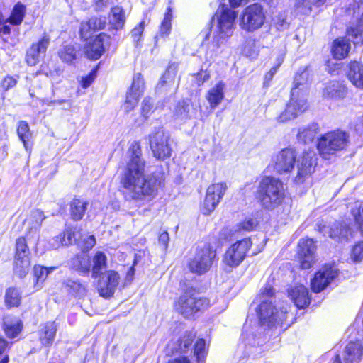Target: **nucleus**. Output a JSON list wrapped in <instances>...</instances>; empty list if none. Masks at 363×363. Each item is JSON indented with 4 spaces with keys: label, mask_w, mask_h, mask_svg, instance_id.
<instances>
[{
    "label": "nucleus",
    "mask_w": 363,
    "mask_h": 363,
    "mask_svg": "<svg viewBox=\"0 0 363 363\" xmlns=\"http://www.w3.org/2000/svg\"><path fill=\"white\" fill-rule=\"evenodd\" d=\"M348 135L343 131H333L325 134L320 139L318 149L323 158L330 159L331 155L343 150L347 145Z\"/></svg>",
    "instance_id": "nucleus-6"
},
{
    "label": "nucleus",
    "mask_w": 363,
    "mask_h": 363,
    "mask_svg": "<svg viewBox=\"0 0 363 363\" xmlns=\"http://www.w3.org/2000/svg\"><path fill=\"white\" fill-rule=\"evenodd\" d=\"M346 94V88L338 82H331L328 83L323 91L324 98L335 100L345 98Z\"/></svg>",
    "instance_id": "nucleus-27"
},
{
    "label": "nucleus",
    "mask_w": 363,
    "mask_h": 363,
    "mask_svg": "<svg viewBox=\"0 0 363 363\" xmlns=\"http://www.w3.org/2000/svg\"><path fill=\"white\" fill-rule=\"evenodd\" d=\"M43 103L48 106L62 105L64 104H66L67 105V108H65V109H67L71 106V102L69 100H66V99H59V100L52 101L48 99H45L43 100Z\"/></svg>",
    "instance_id": "nucleus-58"
},
{
    "label": "nucleus",
    "mask_w": 363,
    "mask_h": 363,
    "mask_svg": "<svg viewBox=\"0 0 363 363\" xmlns=\"http://www.w3.org/2000/svg\"><path fill=\"white\" fill-rule=\"evenodd\" d=\"M159 243L162 245L164 250H166L168 247V243L169 241V236L167 232H163L159 236Z\"/></svg>",
    "instance_id": "nucleus-59"
},
{
    "label": "nucleus",
    "mask_w": 363,
    "mask_h": 363,
    "mask_svg": "<svg viewBox=\"0 0 363 363\" xmlns=\"http://www.w3.org/2000/svg\"><path fill=\"white\" fill-rule=\"evenodd\" d=\"M54 268L48 269L42 266L34 267V276L36 279L35 287L39 289L42 286V284L46 279L48 275Z\"/></svg>",
    "instance_id": "nucleus-44"
},
{
    "label": "nucleus",
    "mask_w": 363,
    "mask_h": 363,
    "mask_svg": "<svg viewBox=\"0 0 363 363\" xmlns=\"http://www.w3.org/2000/svg\"><path fill=\"white\" fill-rule=\"evenodd\" d=\"M337 271L333 267H325L318 271L311 280V289L315 293L323 291L336 277Z\"/></svg>",
    "instance_id": "nucleus-19"
},
{
    "label": "nucleus",
    "mask_w": 363,
    "mask_h": 363,
    "mask_svg": "<svg viewBox=\"0 0 363 363\" xmlns=\"http://www.w3.org/2000/svg\"><path fill=\"white\" fill-rule=\"evenodd\" d=\"M129 89L140 95L144 91L145 82L140 73H136L133 75L132 84Z\"/></svg>",
    "instance_id": "nucleus-49"
},
{
    "label": "nucleus",
    "mask_w": 363,
    "mask_h": 363,
    "mask_svg": "<svg viewBox=\"0 0 363 363\" xmlns=\"http://www.w3.org/2000/svg\"><path fill=\"white\" fill-rule=\"evenodd\" d=\"M194 336L190 334L184 335L182 338L177 340L176 342H171L169 346L172 350L177 352H185L193 342Z\"/></svg>",
    "instance_id": "nucleus-40"
},
{
    "label": "nucleus",
    "mask_w": 363,
    "mask_h": 363,
    "mask_svg": "<svg viewBox=\"0 0 363 363\" xmlns=\"http://www.w3.org/2000/svg\"><path fill=\"white\" fill-rule=\"evenodd\" d=\"M44 219L43 211L38 209L31 211L24 222L25 236L28 240L33 241L35 244H37L40 238V228Z\"/></svg>",
    "instance_id": "nucleus-16"
},
{
    "label": "nucleus",
    "mask_w": 363,
    "mask_h": 363,
    "mask_svg": "<svg viewBox=\"0 0 363 363\" xmlns=\"http://www.w3.org/2000/svg\"><path fill=\"white\" fill-rule=\"evenodd\" d=\"M253 240L245 238L231 245L226 250L223 262L230 268L237 267L244 260L247 252L252 246Z\"/></svg>",
    "instance_id": "nucleus-12"
},
{
    "label": "nucleus",
    "mask_w": 363,
    "mask_h": 363,
    "mask_svg": "<svg viewBox=\"0 0 363 363\" xmlns=\"http://www.w3.org/2000/svg\"><path fill=\"white\" fill-rule=\"evenodd\" d=\"M17 133L19 139L23 143L24 147L27 149V142L31 137L29 125L26 121L18 123Z\"/></svg>",
    "instance_id": "nucleus-45"
},
{
    "label": "nucleus",
    "mask_w": 363,
    "mask_h": 363,
    "mask_svg": "<svg viewBox=\"0 0 363 363\" xmlns=\"http://www.w3.org/2000/svg\"><path fill=\"white\" fill-rule=\"evenodd\" d=\"M50 40L49 36L44 35L37 43L31 45L26 55L28 65L34 66L39 62L41 55L45 53L50 44Z\"/></svg>",
    "instance_id": "nucleus-22"
},
{
    "label": "nucleus",
    "mask_w": 363,
    "mask_h": 363,
    "mask_svg": "<svg viewBox=\"0 0 363 363\" xmlns=\"http://www.w3.org/2000/svg\"><path fill=\"white\" fill-rule=\"evenodd\" d=\"M363 32V14L357 23L351 25L347 30V35L350 38L354 44L362 41V33Z\"/></svg>",
    "instance_id": "nucleus-39"
},
{
    "label": "nucleus",
    "mask_w": 363,
    "mask_h": 363,
    "mask_svg": "<svg viewBox=\"0 0 363 363\" xmlns=\"http://www.w3.org/2000/svg\"><path fill=\"white\" fill-rule=\"evenodd\" d=\"M350 49L349 40L345 38H339L333 43L332 52L335 59L342 60L345 58Z\"/></svg>",
    "instance_id": "nucleus-33"
},
{
    "label": "nucleus",
    "mask_w": 363,
    "mask_h": 363,
    "mask_svg": "<svg viewBox=\"0 0 363 363\" xmlns=\"http://www.w3.org/2000/svg\"><path fill=\"white\" fill-rule=\"evenodd\" d=\"M95 74L94 72L89 74V75L86 76L84 78H83L82 80V86H83V88L89 87L93 82Z\"/></svg>",
    "instance_id": "nucleus-61"
},
{
    "label": "nucleus",
    "mask_w": 363,
    "mask_h": 363,
    "mask_svg": "<svg viewBox=\"0 0 363 363\" xmlns=\"http://www.w3.org/2000/svg\"><path fill=\"white\" fill-rule=\"evenodd\" d=\"M140 96V94L134 92L130 89L128 90L125 101L123 104V108L126 113L131 111L136 106Z\"/></svg>",
    "instance_id": "nucleus-46"
},
{
    "label": "nucleus",
    "mask_w": 363,
    "mask_h": 363,
    "mask_svg": "<svg viewBox=\"0 0 363 363\" xmlns=\"http://www.w3.org/2000/svg\"><path fill=\"white\" fill-rule=\"evenodd\" d=\"M30 252L26 238H18L16 241L13 271L21 278L24 277L30 270Z\"/></svg>",
    "instance_id": "nucleus-10"
},
{
    "label": "nucleus",
    "mask_w": 363,
    "mask_h": 363,
    "mask_svg": "<svg viewBox=\"0 0 363 363\" xmlns=\"http://www.w3.org/2000/svg\"><path fill=\"white\" fill-rule=\"evenodd\" d=\"M145 27V21H142L139 24H138L135 28H133V29L130 32L131 38L136 46L138 45L139 42L142 39Z\"/></svg>",
    "instance_id": "nucleus-50"
},
{
    "label": "nucleus",
    "mask_w": 363,
    "mask_h": 363,
    "mask_svg": "<svg viewBox=\"0 0 363 363\" xmlns=\"http://www.w3.org/2000/svg\"><path fill=\"white\" fill-rule=\"evenodd\" d=\"M153 104L148 99H145L142 102L141 113L145 118H147L152 111Z\"/></svg>",
    "instance_id": "nucleus-56"
},
{
    "label": "nucleus",
    "mask_w": 363,
    "mask_h": 363,
    "mask_svg": "<svg viewBox=\"0 0 363 363\" xmlns=\"http://www.w3.org/2000/svg\"><path fill=\"white\" fill-rule=\"evenodd\" d=\"M63 285L67 291L77 296H84L86 291V286L84 284L72 279L65 280Z\"/></svg>",
    "instance_id": "nucleus-41"
},
{
    "label": "nucleus",
    "mask_w": 363,
    "mask_h": 363,
    "mask_svg": "<svg viewBox=\"0 0 363 363\" xmlns=\"http://www.w3.org/2000/svg\"><path fill=\"white\" fill-rule=\"evenodd\" d=\"M171 20H172V10L170 8L167 9V13L164 14V19L160 26V32L162 34H167L171 30Z\"/></svg>",
    "instance_id": "nucleus-52"
},
{
    "label": "nucleus",
    "mask_w": 363,
    "mask_h": 363,
    "mask_svg": "<svg viewBox=\"0 0 363 363\" xmlns=\"http://www.w3.org/2000/svg\"><path fill=\"white\" fill-rule=\"evenodd\" d=\"M296 157V155L294 150L284 148L272 157V162L278 173H287L293 169Z\"/></svg>",
    "instance_id": "nucleus-15"
},
{
    "label": "nucleus",
    "mask_w": 363,
    "mask_h": 363,
    "mask_svg": "<svg viewBox=\"0 0 363 363\" xmlns=\"http://www.w3.org/2000/svg\"><path fill=\"white\" fill-rule=\"evenodd\" d=\"M128 152L130 159L121 178L123 188L133 199L155 197L160 182L155 175H145V162L141 157L140 145L138 143H132Z\"/></svg>",
    "instance_id": "nucleus-1"
},
{
    "label": "nucleus",
    "mask_w": 363,
    "mask_h": 363,
    "mask_svg": "<svg viewBox=\"0 0 363 363\" xmlns=\"http://www.w3.org/2000/svg\"><path fill=\"white\" fill-rule=\"evenodd\" d=\"M57 332L55 322H47L39 330V339L43 345L49 346L54 341Z\"/></svg>",
    "instance_id": "nucleus-30"
},
{
    "label": "nucleus",
    "mask_w": 363,
    "mask_h": 363,
    "mask_svg": "<svg viewBox=\"0 0 363 363\" xmlns=\"http://www.w3.org/2000/svg\"><path fill=\"white\" fill-rule=\"evenodd\" d=\"M60 59L67 62L71 63L76 57L75 49L72 45H66L59 51Z\"/></svg>",
    "instance_id": "nucleus-48"
},
{
    "label": "nucleus",
    "mask_w": 363,
    "mask_h": 363,
    "mask_svg": "<svg viewBox=\"0 0 363 363\" xmlns=\"http://www.w3.org/2000/svg\"><path fill=\"white\" fill-rule=\"evenodd\" d=\"M349 80L354 86L363 89V65L359 62H350L347 73Z\"/></svg>",
    "instance_id": "nucleus-29"
},
{
    "label": "nucleus",
    "mask_w": 363,
    "mask_h": 363,
    "mask_svg": "<svg viewBox=\"0 0 363 363\" xmlns=\"http://www.w3.org/2000/svg\"><path fill=\"white\" fill-rule=\"evenodd\" d=\"M266 14L259 4H252L245 8L239 16V26L247 32H254L264 24Z\"/></svg>",
    "instance_id": "nucleus-7"
},
{
    "label": "nucleus",
    "mask_w": 363,
    "mask_h": 363,
    "mask_svg": "<svg viewBox=\"0 0 363 363\" xmlns=\"http://www.w3.org/2000/svg\"><path fill=\"white\" fill-rule=\"evenodd\" d=\"M316 125L301 128L298 133V138L304 143L312 141L316 136Z\"/></svg>",
    "instance_id": "nucleus-43"
},
{
    "label": "nucleus",
    "mask_w": 363,
    "mask_h": 363,
    "mask_svg": "<svg viewBox=\"0 0 363 363\" xmlns=\"http://www.w3.org/2000/svg\"><path fill=\"white\" fill-rule=\"evenodd\" d=\"M169 139V134L162 128L158 129L150 135V148L157 159L164 160L171 156L172 148Z\"/></svg>",
    "instance_id": "nucleus-11"
},
{
    "label": "nucleus",
    "mask_w": 363,
    "mask_h": 363,
    "mask_svg": "<svg viewBox=\"0 0 363 363\" xmlns=\"http://www.w3.org/2000/svg\"><path fill=\"white\" fill-rule=\"evenodd\" d=\"M225 87V83L220 81L208 90L206 99L212 108H215L222 102L224 98Z\"/></svg>",
    "instance_id": "nucleus-28"
},
{
    "label": "nucleus",
    "mask_w": 363,
    "mask_h": 363,
    "mask_svg": "<svg viewBox=\"0 0 363 363\" xmlns=\"http://www.w3.org/2000/svg\"><path fill=\"white\" fill-rule=\"evenodd\" d=\"M89 206L84 199H74L70 203L69 212L71 218L76 221L82 219Z\"/></svg>",
    "instance_id": "nucleus-31"
},
{
    "label": "nucleus",
    "mask_w": 363,
    "mask_h": 363,
    "mask_svg": "<svg viewBox=\"0 0 363 363\" xmlns=\"http://www.w3.org/2000/svg\"><path fill=\"white\" fill-rule=\"evenodd\" d=\"M216 256V252L210 244L199 246L194 257L188 263L190 271L198 274L206 273L211 267Z\"/></svg>",
    "instance_id": "nucleus-8"
},
{
    "label": "nucleus",
    "mask_w": 363,
    "mask_h": 363,
    "mask_svg": "<svg viewBox=\"0 0 363 363\" xmlns=\"http://www.w3.org/2000/svg\"><path fill=\"white\" fill-rule=\"evenodd\" d=\"M287 27H288V23H287V22H286L284 19L279 20V21L277 23V28L279 30H284V29H286Z\"/></svg>",
    "instance_id": "nucleus-64"
},
{
    "label": "nucleus",
    "mask_w": 363,
    "mask_h": 363,
    "mask_svg": "<svg viewBox=\"0 0 363 363\" xmlns=\"http://www.w3.org/2000/svg\"><path fill=\"white\" fill-rule=\"evenodd\" d=\"M92 277L96 279L101 276L102 270L106 267V257L102 252L98 251L91 259Z\"/></svg>",
    "instance_id": "nucleus-34"
},
{
    "label": "nucleus",
    "mask_w": 363,
    "mask_h": 363,
    "mask_svg": "<svg viewBox=\"0 0 363 363\" xmlns=\"http://www.w3.org/2000/svg\"><path fill=\"white\" fill-rule=\"evenodd\" d=\"M21 293L16 287H9L5 293V303L8 307H18L21 301Z\"/></svg>",
    "instance_id": "nucleus-38"
},
{
    "label": "nucleus",
    "mask_w": 363,
    "mask_h": 363,
    "mask_svg": "<svg viewBox=\"0 0 363 363\" xmlns=\"http://www.w3.org/2000/svg\"><path fill=\"white\" fill-rule=\"evenodd\" d=\"M109 0H95L96 6L99 10H102L104 6H107Z\"/></svg>",
    "instance_id": "nucleus-63"
},
{
    "label": "nucleus",
    "mask_w": 363,
    "mask_h": 363,
    "mask_svg": "<svg viewBox=\"0 0 363 363\" xmlns=\"http://www.w3.org/2000/svg\"><path fill=\"white\" fill-rule=\"evenodd\" d=\"M105 38L106 35L100 34L86 43L84 52L88 58L95 60L101 56L104 51L103 41Z\"/></svg>",
    "instance_id": "nucleus-25"
},
{
    "label": "nucleus",
    "mask_w": 363,
    "mask_h": 363,
    "mask_svg": "<svg viewBox=\"0 0 363 363\" xmlns=\"http://www.w3.org/2000/svg\"><path fill=\"white\" fill-rule=\"evenodd\" d=\"M16 84V79L12 77H6L1 82L2 89L5 91L13 87Z\"/></svg>",
    "instance_id": "nucleus-57"
},
{
    "label": "nucleus",
    "mask_w": 363,
    "mask_h": 363,
    "mask_svg": "<svg viewBox=\"0 0 363 363\" xmlns=\"http://www.w3.org/2000/svg\"><path fill=\"white\" fill-rule=\"evenodd\" d=\"M82 237V235L80 230L76 228H67L64 233L63 239L60 240V241L57 245H54V247H60L62 245L79 243Z\"/></svg>",
    "instance_id": "nucleus-36"
},
{
    "label": "nucleus",
    "mask_w": 363,
    "mask_h": 363,
    "mask_svg": "<svg viewBox=\"0 0 363 363\" xmlns=\"http://www.w3.org/2000/svg\"><path fill=\"white\" fill-rule=\"evenodd\" d=\"M317 230L336 241L348 240L352 237V230L346 223L322 220L317 224Z\"/></svg>",
    "instance_id": "nucleus-13"
},
{
    "label": "nucleus",
    "mask_w": 363,
    "mask_h": 363,
    "mask_svg": "<svg viewBox=\"0 0 363 363\" xmlns=\"http://www.w3.org/2000/svg\"><path fill=\"white\" fill-rule=\"evenodd\" d=\"M237 14L235 11L227 6L218 7L212 21V43L217 48L225 44L233 35L235 28V20Z\"/></svg>",
    "instance_id": "nucleus-3"
},
{
    "label": "nucleus",
    "mask_w": 363,
    "mask_h": 363,
    "mask_svg": "<svg viewBox=\"0 0 363 363\" xmlns=\"http://www.w3.org/2000/svg\"><path fill=\"white\" fill-rule=\"evenodd\" d=\"M352 215L359 229L363 232V206L352 210Z\"/></svg>",
    "instance_id": "nucleus-55"
},
{
    "label": "nucleus",
    "mask_w": 363,
    "mask_h": 363,
    "mask_svg": "<svg viewBox=\"0 0 363 363\" xmlns=\"http://www.w3.org/2000/svg\"><path fill=\"white\" fill-rule=\"evenodd\" d=\"M178 65L176 63L170 64L164 74L160 78L156 89L157 91L165 92L177 88L178 83L176 82Z\"/></svg>",
    "instance_id": "nucleus-21"
},
{
    "label": "nucleus",
    "mask_w": 363,
    "mask_h": 363,
    "mask_svg": "<svg viewBox=\"0 0 363 363\" xmlns=\"http://www.w3.org/2000/svg\"><path fill=\"white\" fill-rule=\"evenodd\" d=\"M207 354L206 344L203 339H199L194 345V354L198 362H203Z\"/></svg>",
    "instance_id": "nucleus-47"
},
{
    "label": "nucleus",
    "mask_w": 363,
    "mask_h": 363,
    "mask_svg": "<svg viewBox=\"0 0 363 363\" xmlns=\"http://www.w3.org/2000/svg\"><path fill=\"white\" fill-rule=\"evenodd\" d=\"M308 77L307 71L296 76L291 91L290 101L287 104L284 111L278 116L279 122H286L294 119L308 108V85L306 82Z\"/></svg>",
    "instance_id": "nucleus-2"
},
{
    "label": "nucleus",
    "mask_w": 363,
    "mask_h": 363,
    "mask_svg": "<svg viewBox=\"0 0 363 363\" xmlns=\"http://www.w3.org/2000/svg\"><path fill=\"white\" fill-rule=\"evenodd\" d=\"M316 165V157L314 152H304L297 160L296 183H303L313 172Z\"/></svg>",
    "instance_id": "nucleus-17"
},
{
    "label": "nucleus",
    "mask_w": 363,
    "mask_h": 363,
    "mask_svg": "<svg viewBox=\"0 0 363 363\" xmlns=\"http://www.w3.org/2000/svg\"><path fill=\"white\" fill-rule=\"evenodd\" d=\"M311 4L309 0H297L295 4L296 11L302 15H308L312 9Z\"/></svg>",
    "instance_id": "nucleus-51"
},
{
    "label": "nucleus",
    "mask_w": 363,
    "mask_h": 363,
    "mask_svg": "<svg viewBox=\"0 0 363 363\" xmlns=\"http://www.w3.org/2000/svg\"><path fill=\"white\" fill-rule=\"evenodd\" d=\"M227 189L228 186L225 182L213 183L207 188L201 208L203 214L209 215L215 210Z\"/></svg>",
    "instance_id": "nucleus-14"
},
{
    "label": "nucleus",
    "mask_w": 363,
    "mask_h": 363,
    "mask_svg": "<svg viewBox=\"0 0 363 363\" xmlns=\"http://www.w3.org/2000/svg\"><path fill=\"white\" fill-rule=\"evenodd\" d=\"M351 259L355 262L363 260V242H359L353 247Z\"/></svg>",
    "instance_id": "nucleus-53"
},
{
    "label": "nucleus",
    "mask_w": 363,
    "mask_h": 363,
    "mask_svg": "<svg viewBox=\"0 0 363 363\" xmlns=\"http://www.w3.org/2000/svg\"><path fill=\"white\" fill-rule=\"evenodd\" d=\"M126 21L125 11L120 6L111 9L109 16L111 26L115 30H121L123 28Z\"/></svg>",
    "instance_id": "nucleus-32"
},
{
    "label": "nucleus",
    "mask_w": 363,
    "mask_h": 363,
    "mask_svg": "<svg viewBox=\"0 0 363 363\" xmlns=\"http://www.w3.org/2000/svg\"><path fill=\"white\" fill-rule=\"evenodd\" d=\"M106 19L94 17L86 22L81 23L80 33L82 38L85 40L91 37L92 32L102 30L105 28Z\"/></svg>",
    "instance_id": "nucleus-26"
},
{
    "label": "nucleus",
    "mask_w": 363,
    "mask_h": 363,
    "mask_svg": "<svg viewBox=\"0 0 363 363\" xmlns=\"http://www.w3.org/2000/svg\"><path fill=\"white\" fill-rule=\"evenodd\" d=\"M255 226V223L252 220H248L246 221H244L239 225V230L240 228L245 230H251L253 229V228Z\"/></svg>",
    "instance_id": "nucleus-62"
},
{
    "label": "nucleus",
    "mask_w": 363,
    "mask_h": 363,
    "mask_svg": "<svg viewBox=\"0 0 363 363\" xmlns=\"http://www.w3.org/2000/svg\"><path fill=\"white\" fill-rule=\"evenodd\" d=\"M316 249L312 239H301L298 242V258L302 269H309L315 262L314 252Z\"/></svg>",
    "instance_id": "nucleus-18"
},
{
    "label": "nucleus",
    "mask_w": 363,
    "mask_h": 363,
    "mask_svg": "<svg viewBox=\"0 0 363 363\" xmlns=\"http://www.w3.org/2000/svg\"><path fill=\"white\" fill-rule=\"evenodd\" d=\"M71 264L74 269L87 274L91 269V259L87 254L82 252L72 259Z\"/></svg>",
    "instance_id": "nucleus-35"
},
{
    "label": "nucleus",
    "mask_w": 363,
    "mask_h": 363,
    "mask_svg": "<svg viewBox=\"0 0 363 363\" xmlns=\"http://www.w3.org/2000/svg\"><path fill=\"white\" fill-rule=\"evenodd\" d=\"M274 290L270 286H265L261 294V303L257 309L259 322L263 325L275 326L286 318L287 308L282 307L280 311L273 305Z\"/></svg>",
    "instance_id": "nucleus-4"
},
{
    "label": "nucleus",
    "mask_w": 363,
    "mask_h": 363,
    "mask_svg": "<svg viewBox=\"0 0 363 363\" xmlns=\"http://www.w3.org/2000/svg\"><path fill=\"white\" fill-rule=\"evenodd\" d=\"M25 11V6L21 4H17L14 6L10 18L8 19L9 22L12 25H20L23 20Z\"/></svg>",
    "instance_id": "nucleus-42"
},
{
    "label": "nucleus",
    "mask_w": 363,
    "mask_h": 363,
    "mask_svg": "<svg viewBox=\"0 0 363 363\" xmlns=\"http://www.w3.org/2000/svg\"><path fill=\"white\" fill-rule=\"evenodd\" d=\"M190 110L189 104L183 101L179 102L176 108V115L182 118H186L189 116Z\"/></svg>",
    "instance_id": "nucleus-54"
},
{
    "label": "nucleus",
    "mask_w": 363,
    "mask_h": 363,
    "mask_svg": "<svg viewBox=\"0 0 363 363\" xmlns=\"http://www.w3.org/2000/svg\"><path fill=\"white\" fill-rule=\"evenodd\" d=\"M21 328L22 325L19 320L10 318H6L4 319V330L9 337L13 338L16 337L21 332Z\"/></svg>",
    "instance_id": "nucleus-37"
},
{
    "label": "nucleus",
    "mask_w": 363,
    "mask_h": 363,
    "mask_svg": "<svg viewBox=\"0 0 363 363\" xmlns=\"http://www.w3.org/2000/svg\"><path fill=\"white\" fill-rule=\"evenodd\" d=\"M285 196L284 184L273 177H265L259 182L256 197L262 206L267 209L279 206Z\"/></svg>",
    "instance_id": "nucleus-5"
},
{
    "label": "nucleus",
    "mask_w": 363,
    "mask_h": 363,
    "mask_svg": "<svg viewBox=\"0 0 363 363\" xmlns=\"http://www.w3.org/2000/svg\"><path fill=\"white\" fill-rule=\"evenodd\" d=\"M288 293L289 296L297 308H304L311 302L308 290L303 285H295L288 291Z\"/></svg>",
    "instance_id": "nucleus-23"
},
{
    "label": "nucleus",
    "mask_w": 363,
    "mask_h": 363,
    "mask_svg": "<svg viewBox=\"0 0 363 363\" xmlns=\"http://www.w3.org/2000/svg\"><path fill=\"white\" fill-rule=\"evenodd\" d=\"M95 243L96 241L94 236L89 235L86 238V239L84 240V245H82V247L84 250H89L94 246Z\"/></svg>",
    "instance_id": "nucleus-60"
},
{
    "label": "nucleus",
    "mask_w": 363,
    "mask_h": 363,
    "mask_svg": "<svg viewBox=\"0 0 363 363\" xmlns=\"http://www.w3.org/2000/svg\"><path fill=\"white\" fill-rule=\"evenodd\" d=\"M363 356V347L359 341L350 342L343 353L345 363H359Z\"/></svg>",
    "instance_id": "nucleus-24"
},
{
    "label": "nucleus",
    "mask_w": 363,
    "mask_h": 363,
    "mask_svg": "<svg viewBox=\"0 0 363 363\" xmlns=\"http://www.w3.org/2000/svg\"><path fill=\"white\" fill-rule=\"evenodd\" d=\"M209 306V301L206 298L199 297L194 291H186L182 294L175 307L184 317H189L198 311L204 310Z\"/></svg>",
    "instance_id": "nucleus-9"
},
{
    "label": "nucleus",
    "mask_w": 363,
    "mask_h": 363,
    "mask_svg": "<svg viewBox=\"0 0 363 363\" xmlns=\"http://www.w3.org/2000/svg\"><path fill=\"white\" fill-rule=\"evenodd\" d=\"M120 281L118 273L113 270L107 271L99 283V292L101 296L110 297L116 291Z\"/></svg>",
    "instance_id": "nucleus-20"
}]
</instances>
